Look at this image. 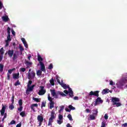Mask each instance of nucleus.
<instances>
[{"instance_id":"nucleus-30","label":"nucleus","mask_w":127,"mask_h":127,"mask_svg":"<svg viewBox=\"0 0 127 127\" xmlns=\"http://www.w3.org/2000/svg\"><path fill=\"white\" fill-rule=\"evenodd\" d=\"M43 107H46V102L45 101L42 102L41 108H43Z\"/></svg>"},{"instance_id":"nucleus-64","label":"nucleus","mask_w":127,"mask_h":127,"mask_svg":"<svg viewBox=\"0 0 127 127\" xmlns=\"http://www.w3.org/2000/svg\"><path fill=\"white\" fill-rule=\"evenodd\" d=\"M122 127H127V123H125L122 125Z\"/></svg>"},{"instance_id":"nucleus-10","label":"nucleus","mask_w":127,"mask_h":127,"mask_svg":"<svg viewBox=\"0 0 127 127\" xmlns=\"http://www.w3.org/2000/svg\"><path fill=\"white\" fill-rule=\"evenodd\" d=\"M97 97L98 98L96 99L95 103L94 104L95 107H96V106H98V104H103V102H104L103 100H102L101 97Z\"/></svg>"},{"instance_id":"nucleus-61","label":"nucleus","mask_w":127,"mask_h":127,"mask_svg":"<svg viewBox=\"0 0 127 127\" xmlns=\"http://www.w3.org/2000/svg\"><path fill=\"white\" fill-rule=\"evenodd\" d=\"M86 113H91V110H90L88 108L85 110Z\"/></svg>"},{"instance_id":"nucleus-37","label":"nucleus","mask_w":127,"mask_h":127,"mask_svg":"<svg viewBox=\"0 0 127 127\" xmlns=\"http://www.w3.org/2000/svg\"><path fill=\"white\" fill-rule=\"evenodd\" d=\"M14 86H18L20 85V82H19V80H17L16 82L14 83Z\"/></svg>"},{"instance_id":"nucleus-51","label":"nucleus","mask_w":127,"mask_h":127,"mask_svg":"<svg viewBox=\"0 0 127 127\" xmlns=\"http://www.w3.org/2000/svg\"><path fill=\"white\" fill-rule=\"evenodd\" d=\"M69 93V96L71 98V97H73V96H74L73 95V91H71V92H68Z\"/></svg>"},{"instance_id":"nucleus-24","label":"nucleus","mask_w":127,"mask_h":127,"mask_svg":"<svg viewBox=\"0 0 127 127\" xmlns=\"http://www.w3.org/2000/svg\"><path fill=\"white\" fill-rule=\"evenodd\" d=\"M3 71V64H0V72H1Z\"/></svg>"},{"instance_id":"nucleus-21","label":"nucleus","mask_w":127,"mask_h":127,"mask_svg":"<svg viewBox=\"0 0 127 127\" xmlns=\"http://www.w3.org/2000/svg\"><path fill=\"white\" fill-rule=\"evenodd\" d=\"M37 57L39 62H42V61H43V58L41 57V56H40V55L38 54Z\"/></svg>"},{"instance_id":"nucleus-32","label":"nucleus","mask_w":127,"mask_h":127,"mask_svg":"<svg viewBox=\"0 0 127 127\" xmlns=\"http://www.w3.org/2000/svg\"><path fill=\"white\" fill-rule=\"evenodd\" d=\"M6 41H11V38H10V34H8L7 36V40H6Z\"/></svg>"},{"instance_id":"nucleus-15","label":"nucleus","mask_w":127,"mask_h":127,"mask_svg":"<svg viewBox=\"0 0 127 127\" xmlns=\"http://www.w3.org/2000/svg\"><path fill=\"white\" fill-rule=\"evenodd\" d=\"M19 78V72H18L17 73L13 74V79H14V80H18Z\"/></svg>"},{"instance_id":"nucleus-41","label":"nucleus","mask_w":127,"mask_h":127,"mask_svg":"<svg viewBox=\"0 0 127 127\" xmlns=\"http://www.w3.org/2000/svg\"><path fill=\"white\" fill-rule=\"evenodd\" d=\"M11 101L12 104H14V95H12Z\"/></svg>"},{"instance_id":"nucleus-38","label":"nucleus","mask_w":127,"mask_h":127,"mask_svg":"<svg viewBox=\"0 0 127 127\" xmlns=\"http://www.w3.org/2000/svg\"><path fill=\"white\" fill-rule=\"evenodd\" d=\"M4 52L3 51V48H1L0 50V54L1 55H3Z\"/></svg>"},{"instance_id":"nucleus-35","label":"nucleus","mask_w":127,"mask_h":127,"mask_svg":"<svg viewBox=\"0 0 127 127\" xmlns=\"http://www.w3.org/2000/svg\"><path fill=\"white\" fill-rule=\"evenodd\" d=\"M64 106L62 105V106H60V110L59 111V113H61L63 110H64Z\"/></svg>"},{"instance_id":"nucleus-58","label":"nucleus","mask_w":127,"mask_h":127,"mask_svg":"<svg viewBox=\"0 0 127 127\" xmlns=\"http://www.w3.org/2000/svg\"><path fill=\"white\" fill-rule=\"evenodd\" d=\"M21 40H22V42H23V43H25V42H26L25 39H24V38H21Z\"/></svg>"},{"instance_id":"nucleus-19","label":"nucleus","mask_w":127,"mask_h":127,"mask_svg":"<svg viewBox=\"0 0 127 127\" xmlns=\"http://www.w3.org/2000/svg\"><path fill=\"white\" fill-rule=\"evenodd\" d=\"M61 86H62L63 88L65 89H68V88H69V85H67L66 84H64L63 82L61 84Z\"/></svg>"},{"instance_id":"nucleus-36","label":"nucleus","mask_w":127,"mask_h":127,"mask_svg":"<svg viewBox=\"0 0 127 127\" xmlns=\"http://www.w3.org/2000/svg\"><path fill=\"white\" fill-rule=\"evenodd\" d=\"M19 48L20 49V51L22 53V51H24V49L23 48V47H22V46H21L20 45H19Z\"/></svg>"},{"instance_id":"nucleus-45","label":"nucleus","mask_w":127,"mask_h":127,"mask_svg":"<svg viewBox=\"0 0 127 127\" xmlns=\"http://www.w3.org/2000/svg\"><path fill=\"white\" fill-rule=\"evenodd\" d=\"M108 89H104L102 91L103 94H108L109 93V91H108Z\"/></svg>"},{"instance_id":"nucleus-49","label":"nucleus","mask_w":127,"mask_h":127,"mask_svg":"<svg viewBox=\"0 0 127 127\" xmlns=\"http://www.w3.org/2000/svg\"><path fill=\"white\" fill-rule=\"evenodd\" d=\"M7 32L8 34H10V28L9 27L7 28Z\"/></svg>"},{"instance_id":"nucleus-48","label":"nucleus","mask_w":127,"mask_h":127,"mask_svg":"<svg viewBox=\"0 0 127 127\" xmlns=\"http://www.w3.org/2000/svg\"><path fill=\"white\" fill-rule=\"evenodd\" d=\"M57 123L59 125H61V124L63 123V120H57Z\"/></svg>"},{"instance_id":"nucleus-33","label":"nucleus","mask_w":127,"mask_h":127,"mask_svg":"<svg viewBox=\"0 0 127 127\" xmlns=\"http://www.w3.org/2000/svg\"><path fill=\"white\" fill-rule=\"evenodd\" d=\"M89 117H90V120H91L92 121H93L94 120H95V116L94 115H90L89 116Z\"/></svg>"},{"instance_id":"nucleus-27","label":"nucleus","mask_w":127,"mask_h":127,"mask_svg":"<svg viewBox=\"0 0 127 127\" xmlns=\"http://www.w3.org/2000/svg\"><path fill=\"white\" fill-rule=\"evenodd\" d=\"M93 112H94V113H93V115L94 116H97V115H98V109H94V110H93Z\"/></svg>"},{"instance_id":"nucleus-59","label":"nucleus","mask_w":127,"mask_h":127,"mask_svg":"<svg viewBox=\"0 0 127 127\" xmlns=\"http://www.w3.org/2000/svg\"><path fill=\"white\" fill-rule=\"evenodd\" d=\"M11 32H12V35H13V36H15V32L13 30H11Z\"/></svg>"},{"instance_id":"nucleus-63","label":"nucleus","mask_w":127,"mask_h":127,"mask_svg":"<svg viewBox=\"0 0 127 127\" xmlns=\"http://www.w3.org/2000/svg\"><path fill=\"white\" fill-rule=\"evenodd\" d=\"M110 85H111V86H113L114 85V81H113V80L110 81Z\"/></svg>"},{"instance_id":"nucleus-4","label":"nucleus","mask_w":127,"mask_h":127,"mask_svg":"<svg viewBox=\"0 0 127 127\" xmlns=\"http://www.w3.org/2000/svg\"><path fill=\"white\" fill-rule=\"evenodd\" d=\"M56 117L55 116V112L54 111H52L51 113V117L49 119V123L48 126L49 127L52 126V123H53V120L55 119Z\"/></svg>"},{"instance_id":"nucleus-60","label":"nucleus","mask_w":127,"mask_h":127,"mask_svg":"<svg viewBox=\"0 0 127 127\" xmlns=\"http://www.w3.org/2000/svg\"><path fill=\"white\" fill-rule=\"evenodd\" d=\"M65 110L66 111V112H68V113H70V112H71V110H70V109H68L67 108H66L65 109Z\"/></svg>"},{"instance_id":"nucleus-26","label":"nucleus","mask_w":127,"mask_h":127,"mask_svg":"<svg viewBox=\"0 0 127 127\" xmlns=\"http://www.w3.org/2000/svg\"><path fill=\"white\" fill-rule=\"evenodd\" d=\"M9 109L11 110H12L13 109H14V106L13 105V104L11 103V104L9 106Z\"/></svg>"},{"instance_id":"nucleus-16","label":"nucleus","mask_w":127,"mask_h":127,"mask_svg":"<svg viewBox=\"0 0 127 127\" xmlns=\"http://www.w3.org/2000/svg\"><path fill=\"white\" fill-rule=\"evenodd\" d=\"M13 52H14V51L13 50H9L8 51L7 54L9 57H12V56H13V54H14Z\"/></svg>"},{"instance_id":"nucleus-46","label":"nucleus","mask_w":127,"mask_h":127,"mask_svg":"<svg viewBox=\"0 0 127 127\" xmlns=\"http://www.w3.org/2000/svg\"><path fill=\"white\" fill-rule=\"evenodd\" d=\"M48 99L49 101H51L52 100H54V98H52V97H50V94H48Z\"/></svg>"},{"instance_id":"nucleus-57","label":"nucleus","mask_w":127,"mask_h":127,"mask_svg":"<svg viewBox=\"0 0 127 127\" xmlns=\"http://www.w3.org/2000/svg\"><path fill=\"white\" fill-rule=\"evenodd\" d=\"M2 6H3V5L2 4V3L0 1V9L2 8Z\"/></svg>"},{"instance_id":"nucleus-22","label":"nucleus","mask_w":127,"mask_h":127,"mask_svg":"<svg viewBox=\"0 0 127 127\" xmlns=\"http://www.w3.org/2000/svg\"><path fill=\"white\" fill-rule=\"evenodd\" d=\"M50 83L52 86H54V85H55V83L54 82V79L53 78L50 80Z\"/></svg>"},{"instance_id":"nucleus-52","label":"nucleus","mask_w":127,"mask_h":127,"mask_svg":"<svg viewBox=\"0 0 127 127\" xmlns=\"http://www.w3.org/2000/svg\"><path fill=\"white\" fill-rule=\"evenodd\" d=\"M105 120H108L109 119V116H108V114H105L104 116Z\"/></svg>"},{"instance_id":"nucleus-18","label":"nucleus","mask_w":127,"mask_h":127,"mask_svg":"<svg viewBox=\"0 0 127 127\" xmlns=\"http://www.w3.org/2000/svg\"><path fill=\"white\" fill-rule=\"evenodd\" d=\"M17 58H18V54L16 53H14L12 57V60L13 61H15L16 60H17Z\"/></svg>"},{"instance_id":"nucleus-43","label":"nucleus","mask_w":127,"mask_h":127,"mask_svg":"<svg viewBox=\"0 0 127 127\" xmlns=\"http://www.w3.org/2000/svg\"><path fill=\"white\" fill-rule=\"evenodd\" d=\"M48 69L51 70V69H53V64H50Z\"/></svg>"},{"instance_id":"nucleus-40","label":"nucleus","mask_w":127,"mask_h":127,"mask_svg":"<svg viewBox=\"0 0 127 127\" xmlns=\"http://www.w3.org/2000/svg\"><path fill=\"white\" fill-rule=\"evenodd\" d=\"M14 70H15V69L12 68V69H9L8 70V74H11L12 73V71H14Z\"/></svg>"},{"instance_id":"nucleus-1","label":"nucleus","mask_w":127,"mask_h":127,"mask_svg":"<svg viewBox=\"0 0 127 127\" xmlns=\"http://www.w3.org/2000/svg\"><path fill=\"white\" fill-rule=\"evenodd\" d=\"M6 105H3L2 104V108L0 110L1 117H3L2 119V123H4V119L7 118V114L5 113V110H6Z\"/></svg>"},{"instance_id":"nucleus-13","label":"nucleus","mask_w":127,"mask_h":127,"mask_svg":"<svg viewBox=\"0 0 127 127\" xmlns=\"http://www.w3.org/2000/svg\"><path fill=\"white\" fill-rule=\"evenodd\" d=\"M40 65L41 70L43 72H45L46 69H45V65H44V63L43 62H39Z\"/></svg>"},{"instance_id":"nucleus-29","label":"nucleus","mask_w":127,"mask_h":127,"mask_svg":"<svg viewBox=\"0 0 127 127\" xmlns=\"http://www.w3.org/2000/svg\"><path fill=\"white\" fill-rule=\"evenodd\" d=\"M67 117L69 120V121H73V119L72 118V115H71V114H68L67 115Z\"/></svg>"},{"instance_id":"nucleus-7","label":"nucleus","mask_w":127,"mask_h":127,"mask_svg":"<svg viewBox=\"0 0 127 127\" xmlns=\"http://www.w3.org/2000/svg\"><path fill=\"white\" fill-rule=\"evenodd\" d=\"M100 93V91L97 90L95 91H91L88 96H90V97H92V96H95V97H99V93Z\"/></svg>"},{"instance_id":"nucleus-44","label":"nucleus","mask_w":127,"mask_h":127,"mask_svg":"<svg viewBox=\"0 0 127 127\" xmlns=\"http://www.w3.org/2000/svg\"><path fill=\"white\" fill-rule=\"evenodd\" d=\"M26 70V69L25 67H21L20 68V71H21V72H25Z\"/></svg>"},{"instance_id":"nucleus-31","label":"nucleus","mask_w":127,"mask_h":127,"mask_svg":"<svg viewBox=\"0 0 127 127\" xmlns=\"http://www.w3.org/2000/svg\"><path fill=\"white\" fill-rule=\"evenodd\" d=\"M68 108H69V110H70V111L74 110L75 109V107H73V106L71 105H69L68 106Z\"/></svg>"},{"instance_id":"nucleus-20","label":"nucleus","mask_w":127,"mask_h":127,"mask_svg":"<svg viewBox=\"0 0 127 127\" xmlns=\"http://www.w3.org/2000/svg\"><path fill=\"white\" fill-rule=\"evenodd\" d=\"M37 120L39 122H43V117L38 115L37 117Z\"/></svg>"},{"instance_id":"nucleus-17","label":"nucleus","mask_w":127,"mask_h":127,"mask_svg":"<svg viewBox=\"0 0 127 127\" xmlns=\"http://www.w3.org/2000/svg\"><path fill=\"white\" fill-rule=\"evenodd\" d=\"M2 19L4 22H7L8 20H9V18H8V16L5 15V16H3L2 17Z\"/></svg>"},{"instance_id":"nucleus-34","label":"nucleus","mask_w":127,"mask_h":127,"mask_svg":"<svg viewBox=\"0 0 127 127\" xmlns=\"http://www.w3.org/2000/svg\"><path fill=\"white\" fill-rule=\"evenodd\" d=\"M50 104V109H51V110H52V109H53V108H54V103H49Z\"/></svg>"},{"instance_id":"nucleus-42","label":"nucleus","mask_w":127,"mask_h":127,"mask_svg":"<svg viewBox=\"0 0 127 127\" xmlns=\"http://www.w3.org/2000/svg\"><path fill=\"white\" fill-rule=\"evenodd\" d=\"M16 122L14 120H12L10 123L8 124V126H10V125H15Z\"/></svg>"},{"instance_id":"nucleus-5","label":"nucleus","mask_w":127,"mask_h":127,"mask_svg":"<svg viewBox=\"0 0 127 127\" xmlns=\"http://www.w3.org/2000/svg\"><path fill=\"white\" fill-rule=\"evenodd\" d=\"M127 83V77H124L120 82L119 87L122 88V87L125 86Z\"/></svg>"},{"instance_id":"nucleus-14","label":"nucleus","mask_w":127,"mask_h":127,"mask_svg":"<svg viewBox=\"0 0 127 127\" xmlns=\"http://www.w3.org/2000/svg\"><path fill=\"white\" fill-rule=\"evenodd\" d=\"M34 107H35L36 108H38V104H33L31 105V109L32 110V111H33L34 112V113H35V112H36V111H35V108H34Z\"/></svg>"},{"instance_id":"nucleus-2","label":"nucleus","mask_w":127,"mask_h":127,"mask_svg":"<svg viewBox=\"0 0 127 127\" xmlns=\"http://www.w3.org/2000/svg\"><path fill=\"white\" fill-rule=\"evenodd\" d=\"M50 92H51V95H52L53 97H54L55 99H58V96H59V95L62 96V97H66V94H64L63 92L58 91L56 92L55 89H51Z\"/></svg>"},{"instance_id":"nucleus-11","label":"nucleus","mask_w":127,"mask_h":127,"mask_svg":"<svg viewBox=\"0 0 127 127\" xmlns=\"http://www.w3.org/2000/svg\"><path fill=\"white\" fill-rule=\"evenodd\" d=\"M18 104L20 108H18V111L19 112H21L23 109V107H22V100L20 99L18 101Z\"/></svg>"},{"instance_id":"nucleus-54","label":"nucleus","mask_w":127,"mask_h":127,"mask_svg":"<svg viewBox=\"0 0 127 127\" xmlns=\"http://www.w3.org/2000/svg\"><path fill=\"white\" fill-rule=\"evenodd\" d=\"M23 44L26 48H28V45L27 44V43L26 42L24 43Z\"/></svg>"},{"instance_id":"nucleus-3","label":"nucleus","mask_w":127,"mask_h":127,"mask_svg":"<svg viewBox=\"0 0 127 127\" xmlns=\"http://www.w3.org/2000/svg\"><path fill=\"white\" fill-rule=\"evenodd\" d=\"M111 102L113 106L119 107L122 106V103L120 102V98L118 97H112L111 99Z\"/></svg>"},{"instance_id":"nucleus-12","label":"nucleus","mask_w":127,"mask_h":127,"mask_svg":"<svg viewBox=\"0 0 127 127\" xmlns=\"http://www.w3.org/2000/svg\"><path fill=\"white\" fill-rule=\"evenodd\" d=\"M24 64H25L26 66V68L28 69L29 68V67H31V65H32V63L30 62L29 61L27 60H25Z\"/></svg>"},{"instance_id":"nucleus-23","label":"nucleus","mask_w":127,"mask_h":127,"mask_svg":"<svg viewBox=\"0 0 127 127\" xmlns=\"http://www.w3.org/2000/svg\"><path fill=\"white\" fill-rule=\"evenodd\" d=\"M42 70H38L37 71V76H41V75H42Z\"/></svg>"},{"instance_id":"nucleus-47","label":"nucleus","mask_w":127,"mask_h":127,"mask_svg":"<svg viewBox=\"0 0 127 127\" xmlns=\"http://www.w3.org/2000/svg\"><path fill=\"white\" fill-rule=\"evenodd\" d=\"M101 127H106V122L103 121L101 124Z\"/></svg>"},{"instance_id":"nucleus-62","label":"nucleus","mask_w":127,"mask_h":127,"mask_svg":"<svg viewBox=\"0 0 127 127\" xmlns=\"http://www.w3.org/2000/svg\"><path fill=\"white\" fill-rule=\"evenodd\" d=\"M16 127H21V123H20L18 124H17Z\"/></svg>"},{"instance_id":"nucleus-39","label":"nucleus","mask_w":127,"mask_h":127,"mask_svg":"<svg viewBox=\"0 0 127 127\" xmlns=\"http://www.w3.org/2000/svg\"><path fill=\"white\" fill-rule=\"evenodd\" d=\"M59 120L62 121L63 120V115L61 114L59 115Z\"/></svg>"},{"instance_id":"nucleus-28","label":"nucleus","mask_w":127,"mask_h":127,"mask_svg":"<svg viewBox=\"0 0 127 127\" xmlns=\"http://www.w3.org/2000/svg\"><path fill=\"white\" fill-rule=\"evenodd\" d=\"M56 80L60 85H61V84L63 83V81H62V82H60V79H59V76H57Z\"/></svg>"},{"instance_id":"nucleus-56","label":"nucleus","mask_w":127,"mask_h":127,"mask_svg":"<svg viewBox=\"0 0 127 127\" xmlns=\"http://www.w3.org/2000/svg\"><path fill=\"white\" fill-rule=\"evenodd\" d=\"M7 80H10V75L7 73Z\"/></svg>"},{"instance_id":"nucleus-9","label":"nucleus","mask_w":127,"mask_h":127,"mask_svg":"<svg viewBox=\"0 0 127 127\" xmlns=\"http://www.w3.org/2000/svg\"><path fill=\"white\" fill-rule=\"evenodd\" d=\"M34 87H35V85H32L31 86L27 87V88L26 90V95H29L30 92H32L33 91V89L34 88Z\"/></svg>"},{"instance_id":"nucleus-55","label":"nucleus","mask_w":127,"mask_h":127,"mask_svg":"<svg viewBox=\"0 0 127 127\" xmlns=\"http://www.w3.org/2000/svg\"><path fill=\"white\" fill-rule=\"evenodd\" d=\"M34 101H35V102H37V103L39 102V99L38 98H33Z\"/></svg>"},{"instance_id":"nucleus-8","label":"nucleus","mask_w":127,"mask_h":127,"mask_svg":"<svg viewBox=\"0 0 127 127\" xmlns=\"http://www.w3.org/2000/svg\"><path fill=\"white\" fill-rule=\"evenodd\" d=\"M34 78H35V72L31 71L30 73H28V79L29 80H32V79H34Z\"/></svg>"},{"instance_id":"nucleus-6","label":"nucleus","mask_w":127,"mask_h":127,"mask_svg":"<svg viewBox=\"0 0 127 127\" xmlns=\"http://www.w3.org/2000/svg\"><path fill=\"white\" fill-rule=\"evenodd\" d=\"M40 90L39 91L38 94L39 96H43L46 93V89L44 88V86H40Z\"/></svg>"},{"instance_id":"nucleus-53","label":"nucleus","mask_w":127,"mask_h":127,"mask_svg":"<svg viewBox=\"0 0 127 127\" xmlns=\"http://www.w3.org/2000/svg\"><path fill=\"white\" fill-rule=\"evenodd\" d=\"M5 42L6 43L5 44V47H7V46H8L9 44V41H5Z\"/></svg>"},{"instance_id":"nucleus-25","label":"nucleus","mask_w":127,"mask_h":127,"mask_svg":"<svg viewBox=\"0 0 127 127\" xmlns=\"http://www.w3.org/2000/svg\"><path fill=\"white\" fill-rule=\"evenodd\" d=\"M20 116H21L22 118L25 117V112L22 111L20 113Z\"/></svg>"},{"instance_id":"nucleus-50","label":"nucleus","mask_w":127,"mask_h":127,"mask_svg":"<svg viewBox=\"0 0 127 127\" xmlns=\"http://www.w3.org/2000/svg\"><path fill=\"white\" fill-rule=\"evenodd\" d=\"M32 84V81L29 80L27 87H29V86H30V85H31Z\"/></svg>"}]
</instances>
